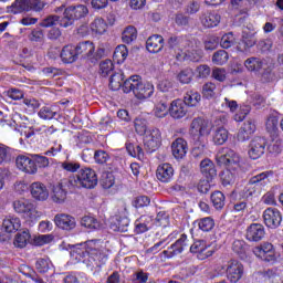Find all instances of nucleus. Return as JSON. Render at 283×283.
<instances>
[{
  "label": "nucleus",
  "instance_id": "f257e3e1",
  "mask_svg": "<svg viewBox=\"0 0 283 283\" xmlns=\"http://www.w3.org/2000/svg\"><path fill=\"white\" fill-rule=\"evenodd\" d=\"M71 255L76 262L85 264L90 271H101L107 264V260H109L107 252L98 248L96 240L75 244L71 251Z\"/></svg>",
  "mask_w": 283,
  "mask_h": 283
},
{
  "label": "nucleus",
  "instance_id": "f03ea898",
  "mask_svg": "<svg viewBox=\"0 0 283 283\" xmlns=\"http://www.w3.org/2000/svg\"><path fill=\"white\" fill-rule=\"evenodd\" d=\"M132 92L138 101L151 98L154 96V84L143 82V77L139 75H132L128 80L124 81L123 93L129 94Z\"/></svg>",
  "mask_w": 283,
  "mask_h": 283
},
{
  "label": "nucleus",
  "instance_id": "7ed1b4c3",
  "mask_svg": "<svg viewBox=\"0 0 283 283\" xmlns=\"http://www.w3.org/2000/svg\"><path fill=\"white\" fill-rule=\"evenodd\" d=\"M65 187L70 189H94L98 185V176L92 168H82L76 175L70 176L64 180Z\"/></svg>",
  "mask_w": 283,
  "mask_h": 283
},
{
  "label": "nucleus",
  "instance_id": "20e7f679",
  "mask_svg": "<svg viewBox=\"0 0 283 283\" xmlns=\"http://www.w3.org/2000/svg\"><path fill=\"white\" fill-rule=\"evenodd\" d=\"M273 176V170H266L251 177L248 181L247 187L239 193L240 198H251L253 193H261L271 185V179Z\"/></svg>",
  "mask_w": 283,
  "mask_h": 283
},
{
  "label": "nucleus",
  "instance_id": "39448f33",
  "mask_svg": "<svg viewBox=\"0 0 283 283\" xmlns=\"http://www.w3.org/2000/svg\"><path fill=\"white\" fill-rule=\"evenodd\" d=\"M216 163L219 167H238L241 163L240 155L230 148H221L216 155Z\"/></svg>",
  "mask_w": 283,
  "mask_h": 283
},
{
  "label": "nucleus",
  "instance_id": "423d86ee",
  "mask_svg": "<svg viewBox=\"0 0 283 283\" xmlns=\"http://www.w3.org/2000/svg\"><path fill=\"white\" fill-rule=\"evenodd\" d=\"M13 209L15 213H21L28 220H36L39 218V211L30 200L19 199L13 201Z\"/></svg>",
  "mask_w": 283,
  "mask_h": 283
},
{
  "label": "nucleus",
  "instance_id": "0eeeda50",
  "mask_svg": "<svg viewBox=\"0 0 283 283\" xmlns=\"http://www.w3.org/2000/svg\"><path fill=\"white\" fill-rule=\"evenodd\" d=\"M266 138L256 136L250 140L248 156L251 160H258L266 151Z\"/></svg>",
  "mask_w": 283,
  "mask_h": 283
},
{
  "label": "nucleus",
  "instance_id": "6e6552de",
  "mask_svg": "<svg viewBox=\"0 0 283 283\" xmlns=\"http://www.w3.org/2000/svg\"><path fill=\"white\" fill-rule=\"evenodd\" d=\"M144 147L148 154H154L160 147V129L150 128L147 134L144 135Z\"/></svg>",
  "mask_w": 283,
  "mask_h": 283
},
{
  "label": "nucleus",
  "instance_id": "1a4fd4ad",
  "mask_svg": "<svg viewBox=\"0 0 283 283\" xmlns=\"http://www.w3.org/2000/svg\"><path fill=\"white\" fill-rule=\"evenodd\" d=\"M263 222L268 229H277L282 224V212L277 208H268L263 211Z\"/></svg>",
  "mask_w": 283,
  "mask_h": 283
},
{
  "label": "nucleus",
  "instance_id": "9d476101",
  "mask_svg": "<svg viewBox=\"0 0 283 283\" xmlns=\"http://www.w3.org/2000/svg\"><path fill=\"white\" fill-rule=\"evenodd\" d=\"M252 251L256 258H260L264 262H275V248L269 242L253 248Z\"/></svg>",
  "mask_w": 283,
  "mask_h": 283
},
{
  "label": "nucleus",
  "instance_id": "9b49d317",
  "mask_svg": "<svg viewBox=\"0 0 283 283\" xmlns=\"http://www.w3.org/2000/svg\"><path fill=\"white\" fill-rule=\"evenodd\" d=\"M242 275H244V266L242 263L235 260L228 262L227 277L231 283L240 282V280H242Z\"/></svg>",
  "mask_w": 283,
  "mask_h": 283
},
{
  "label": "nucleus",
  "instance_id": "f8f14e48",
  "mask_svg": "<svg viewBox=\"0 0 283 283\" xmlns=\"http://www.w3.org/2000/svg\"><path fill=\"white\" fill-rule=\"evenodd\" d=\"M186 247H189L187 234H181L175 243H172L167 250L163 251V255L168 259L176 258V255H180V253L185 251Z\"/></svg>",
  "mask_w": 283,
  "mask_h": 283
},
{
  "label": "nucleus",
  "instance_id": "ddd939ff",
  "mask_svg": "<svg viewBox=\"0 0 283 283\" xmlns=\"http://www.w3.org/2000/svg\"><path fill=\"white\" fill-rule=\"evenodd\" d=\"M210 245H207V242L203 240L196 241L190 245V253H197L198 260H207L216 253L214 249H210Z\"/></svg>",
  "mask_w": 283,
  "mask_h": 283
},
{
  "label": "nucleus",
  "instance_id": "4468645a",
  "mask_svg": "<svg viewBox=\"0 0 283 283\" xmlns=\"http://www.w3.org/2000/svg\"><path fill=\"white\" fill-rule=\"evenodd\" d=\"M266 231L261 223H252L247 228L245 238L249 242H260L264 240Z\"/></svg>",
  "mask_w": 283,
  "mask_h": 283
},
{
  "label": "nucleus",
  "instance_id": "2eb2a0df",
  "mask_svg": "<svg viewBox=\"0 0 283 283\" xmlns=\"http://www.w3.org/2000/svg\"><path fill=\"white\" fill-rule=\"evenodd\" d=\"M15 165L20 171H24V174L34 175L38 171L36 164H34V159L25 156L19 155L15 159Z\"/></svg>",
  "mask_w": 283,
  "mask_h": 283
},
{
  "label": "nucleus",
  "instance_id": "dca6fc26",
  "mask_svg": "<svg viewBox=\"0 0 283 283\" xmlns=\"http://www.w3.org/2000/svg\"><path fill=\"white\" fill-rule=\"evenodd\" d=\"M54 223L63 231H72L76 229V219L66 213H60L54 217Z\"/></svg>",
  "mask_w": 283,
  "mask_h": 283
},
{
  "label": "nucleus",
  "instance_id": "f3484780",
  "mask_svg": "<svg viewBox=\"0 0 283 283\" xmlns=\"http://www.w3.org/2000/svg\"><path fill=\"white\" fill-rule=\"evenodd\" d=\"M241 165L237 164L235 166H230L223 171L221 176L223 187H229L230 185H235L238 178H240Z\"/></svg>",
  "mask_w": 283,
  "mask_h": 283
},
{
  "label": "nucleus",
  "instance_id": "a211bd4d",
  "mask_svg": "<svg viewBox=\"0 0 283 283\" xmlns=\"http://www.w3.org/2000/svg\"><path fill=\"white\" fill-rule=\"evenodd\" d=\"M168 112L171 118L180 120V118H185V116H187V106L182 99H174L168 107Z\"/></svg>",
  "mask_w": 283,
  "mask_h": 283
},
{
  "label": "nucleus",
  "instance_id": "6ab92c4d",
  "mask_svg": "<svg viewBox=\"0 0 283 283\" xmlns=\"http://www.w3.org/2000/svg\"><path fill=\"white\" fill-rule=\"evenodd\" d=\"M256 43H258V38H255V31L245 29L242 32V39H241V43L238 46V50L240 52L251 50V48H253V45H255Z\"/></svg>",
  "mask_w": 283,
  "mask_h": 283
},
{
  "label": "nucleus",
  "instance_id": "aec40b11",
  "mask_svg": "<svg viewBox=\"0 0 283 283\" xmlns=\"http://www.w3.org/2000/svg\"><path fill=\"white\" fill-rule=\"evenodd\" d=\"M30 191L34 200H40L43 202L44 200H48V198H50V191L48 190V187L44 186V184L41 181H35L31 184Z\"/></svg>",
  "mask_w": 283,
  "mask_h": 283
},
{
  "label": "nucleus",
  "instance_id": "412c9836",
  "mask_svg": "<svg viewBox=\"0 0 283 283\" xmlns=\"http://www.w3.org/2000/svg\"><path fill=\"white\" fill-rule=\"evenodd\" d=\"M165 48V39L163 35H150L146 41V49L150 54H158Z\"/></svg>",
  "mask_w": 283,
  "mask_h": 283
},
{
  "label": "nucleus",
  "instance_id": "4be33fe9",
  "mask_svg": "<svg viewBox=\"0 0 283 283\" xmlns=\"http://www.w3.org/2000/svg\"><path fill=\"white\" fill-rule=\"evenodd\" d=\"M190 132L195 136H207L209 135V125L202 117H197L191 122Z\"/></svg>",
  "mask_w": 283,
  "mask_h": 283
},
{
  "label": "nucleus",
  "instance_id": "5701e85b",
  "mask_svg": "<svg viewBox=\"0 0 283 283\" xmlns=\"http://www.w3.org/2000/svg\"><path fill=\"white\" fill-rule=\"evenodd\" d=\"M189 148L187 147V140H185L184 138H177L171 144L172 156L177 160H182V158L187 156V150Z\"/></svg>",
  "mask_w": 283,
  "mask_h": 283
},
{
  "label": "nucleus",
  "instance_id": "b1692460",
  "mask_svg": "<svg viewBox=\"0 0 283 283\" xmlns=\"http://www.w3.org/2000/svg\"><path fill=\"white\" fill-rule=\"evenodd\" d=\"M111 229L113 231H119V233H127L129 231V218L115 216L111 222Z\"/></svg>",
  "mask_w": 283,
  "mask_h": 283
},
{
  "label": "nucleus",
  "instance_id": "393cba45",
  "mask_svg": "<svg viewBox=\"0 0 283 283\" xmlns=\"http://www.w3.org/2000/svg\"><path fill=\"white\" fill-rule=\"evenodd\" d=\"M156 176L160 182H170L174 178V167L170 164H161L157 168Z\"/></svg>",
  "mask_w": 283,
  "mask_h": 283
},
{
  "label": "nucleus",
  "instance_id": "a878e982",
  "mask_svg": "<svg viewBox=\"0 0 283 283\" xmlns=\"http://www.w3.org/2000/svg\"><path fill=\"white\" fill-rule=\"evenodd\" d=\"M200 171L202 176L208 178V180H213V178H216V176L218 175V170H216V165L209 158L201 160Z\"/></svg>",
  "mask_w": 283,
  "mask_h": 283
},
{
  "label": "nucleus",
  "instance_id": "bb28decb",
  "mask_svg": "<svg viewBox=\"0 0 283 283\" xmlns=\"http://www.w3.org/2000/svg\"><path fill=\"white\" fill-rule=\"evenodd\" d=\"M66 11L73 18V21H78L80 19H85L90 14V9L85 4L70 6Z\"/></svg>",
  "mask_w": 283,
  "mask_h": 283
},
{
  "label": "nucleus",
  "instance_id": "cd10ccee",
  "mask_svg": "<svg viewBox=\"0 0 283 283\" xmlns=\"http://www.w3.org/2000/svg\"><path fill=\"white\" fill-rule=\"evenodd\" d=\"M75 50H76L77 56H83L84 59H87L88 61H91L92 53L94 52V50H96V46H94V44L90 41H84V42H80L75 46Z\"/></svg>",
  "mask_w": 283,
  "mask_h": 283
},
{
  "label": "nucleus",
  "instance_id": "c85d7f7f",
  "mask_svg": "<svg viewBox=\"0 0 283 283\" xmlns=\"http://www.w3.org/2000/svg\"><path fill=\"white\" fill-rule=\"evenodd\" d=\"M220 14L216 11L213 12H206L201 17V23L205 28H216L220 24Z\"/></svg>",
  "mask_w": 283,
  "mask_h": 283
},
{
  "label": "nucleus",
  "instance_id": "c756f323",
  "mask_svg": "<svg viewBox=\"0 0 283 283\" xmlns=\"http://www.w3.org/2000/svg\"><path fill=\"white\" fill-rule=\"evenodd\" d=\"M61 59L63 63H74L78 59L76 46L69 44L62 49Z\"/></svg>",
  "mask_w": 283,
  "mask_h": 283
},
{
  "label": "nucleus",
  "instance_id": "7c9ffc66",
  "mask_svg": "<svg viewBox=\"0 0 283 283\" xmlns=\"http://www.w3.org/2000/svg\"><path fill=\"white\" fill-rule=\"evenodd\" d=\"M2 228L7 233H17L21 229V219L19 217H9L3 220Z\"/></svg>",
  "mask_w": 283,
  "mask_h": 283
},
{
  "label": "nucleus",
  "instance_id": "2f4dec72",
  "mask_svg": "<svg viewBox=\"0 0 283 283\" xmlns=\"http://www.w3.org/2000/svg\"><path fill=\"white\" fill-rule=\"evenodd\" d=\"M182 101L186 107H198L200 101H202V96L197 91H188Z\"/></svg>",
  "mask_w": 283,
  "mask_h": 283
},
{
  "label": "nucleus",
  "instance_id": "473e14b6",
  "mask_svg": "<svg viewBox=\"0 0 283 283\" xmlns=\"http://www.w3.org/2000/svg\"><path fill=\"white\" fill-rule=\"evenodd\" d=\"M138 39V30H136V27L128 25L124 29L122 33V41L123 43H134Z\"/></svg>",
  "mask_w": 283,
  "mask_h": 283
},
{
  "label": "nucleus",
  "instance_id": "72a5a7b5",
  "mask_svg": "<svg viewBox=\"0 0 283 283\" xmlns=\"http://www.w3.org/2000/svg\"><path fill=\"white\" fill-rule=\"evenodd\" d=\"M125 75L122 72L113 73L109 77V87L114 92L118 91L120 87L125 85Z\"/></svg>",
  "mask_w": 283,
  "mask_h": 283
},
{
  "label": "nucleus",
  "instance_id": "f704fd0d",
  "mask_svg": "<svg viewBox=\"0 0 283 283\" xmlns=\"http://www.w3.org/2000/svg\"><path fill=\"white\" fill-rule=\"evenodd\" d=\"M31 238H32V235H30V230H24L22 232H19L15 235L13 244L18 249H25V247H28V242H30Z\"/></svg>",
  "mask_w": 283,
  "mask_h": 283
},
{
  "label": "nucleus",
  "instance_id": "c9c22d12",
  "mask_svg": "<svg viewBox=\"0 0 283 283\" xmlns=\"http://www.w3.org/2000/svg\"><path fill=\"white\" fill-rule=\"evenodd\" d=\"M66 198H67V191L63 189V184H59L57 186L53 187V196H52L53 202H56L57 205H63Z\"/></svg>",
  "mask_w": 283,
  "mask_h": 283
},
{
  "label": "nucleus",
  "instance_id": "e433bc0d",
  "mask_svg": "<svg viewBox=\"0 0 283 283\" xmlns=\"http://www.w3.org/2000/svg\"><path fill=\"white\" fill-rule=\"evenodd\" d=\"M210 200H211L214 209L220 211V210L224 209L227 197H224V193H222V191L217 190L211 193Z\"/></svg>",
  "mask_w": 283,
  "mask_h": 283
},
{
  "label": "nucleus",
  "instance_id": "4c0bfd02",
  "mask_svg": "<svg viewBox=\"0 0 283 283\" xmlns=\"http://www.w3.org/2000/svg\"><path fill=\"white\" fill-rule=\"evenodd\" d=\"M212 140L214 145H224L229 140V130L224 127L217 128L212 135Z\"/></svg>",
  "mask_w": 283,
  "mask_h": 283
},
{
  "label": "nucleus",
  "instance_id": "58836bf2",
  "mask_svg": "<svg viewBox=\"0 0 283 283\" xmlns=\"http://www.w3.org/2000/svg\"><path fill=\"white\" fill-rule=\"evenodd\" d=\"M264 65V62L260 57H249L244 62V66L249 72H260Z\"/></svg>",
  "mask_w": 283,
  "mask_h": 283
},
{
  "label": "nucleus",
  "instance_id": "ea45409f",
  "mask_svg": "<svg viewBox=\"0 0 283 283\" xmlns=\"http://www.w3.org/2000/svg\"><path fill=\"white\" fill-rule=\"evenodd\" d=\"M53 266L54 265L52 264L50 258H40L35 262V270L41 274L48 273V271H50Z\"/></svg>",
  "mask_w": 283,
  "mask_h": 283
},
{
  "label": "nucleus",
  "instance_id": "a19ab883",
  "mask_svg": "<svg viewBox=\"0 0 283 283\" xmlns=\"http://www.w3.org/2000/svg\"><path fill=\"white\" fill-rule=\"evenodd\" d=\"M129 51L127 50V46L125 44L117 45L114 51L113 59L114 61H117V63H125Z\"/></svg>",
  "mask_w": 283,
  "mask_h": 283
},
{
  "label": "nucleus",
  "instance_id": "79ce46f5",
  "mask_svg": "<svg viewBox=\"0 0 283 283\" xmlns=\"http://www.w3.org/2000/svg\"><path fill=\"white\" fill-rule=\"evenodd\" d=\"M91 30L95 34H105V32L107 31V23H105V20L103 18H96L91 23Z\"/></svg>",
  "mask_w": 283,
  "mask_h": 283
},
{
  "label": "nucleus",
  "instance_id": "37998d69",
  "mask_svg": "<svg viewBox=\"0 0 283 283\" xmlns=\"http://www.w3.org/2000/svg\"><path fill=\"white\" fill-rule=\"evenodd\" d=\"M154 114L157 118H165L167 114H169V105L167 104V101L161 99L154 109Z\"/></svg>",
  "mask_w": 283,
  "mask_h": 283
},
{
  "label": "nucleus",
  "instance_id": "c03bdc74",
  "mask_svg": "<svg viewBox=\"0 0 283 283\" xmlns=\"http://www.w3.org/2000/svg\"><path fill=\"white\" fill-rule=\"evenodd\" d=\"M220 46L223 50H229V48H233L235 45V38L233 36V32H229L219 38Z\"/></svg>",
  "mask_w": 283,
  "mask_h": 283
},
{
  "label": "nucleus",
  "instance_id": "a18cd8bd",
  "mask_svg": "<svg viewBox=\"0 0 283 283\" xmlns=\"http://www.w3.org/2000/svg\"><path fill=\"white\" fill-rule=\"evenodd\" d=\"M218 45H220V38L217 35H208L203 40V48L207 51L213 52V50H217Z\"/></svg>",
  "mask_w": 283,
  "mask_h": 283
},
{
  "label": "nucleus",
  "instance_id": "49530a36",
  "mask_svg": "<svg viewBox=\"0 0 283 283\" xmlns=\"http://www.w3.org/2000/svg\"><path fill=\"white\" fill-rule=\"evenodd\" d=\"M177 78L179 83H181L182 85H189V83L193 81V70L185 69L180 71L179 74L177 75Z\"/></svg>",
  "mask_w": 283,
  "mask_h": 283
},
{
  "label": "nucleus",
  "instance_id": "de8ad7c7",
  "mask_svg": "<svg viewBox=\"0 0 283 283\" xmlns=\"http://www.w3.org/2000/svg\"><path fill=\"white\" fill-rule=\"evenodd\" d=\"M229 61V53L224 50H219L212 55V63L214 65H224Z\"/></svg>",
  "mask_w": 283,
  "mask_h": 283
},
{
  "label": "nucleus",
  "instance_id": "09e8293b",
  "mask_svg": "<svg viewBox=\"0 0 283 283\" xmlns=\"http://www.w3.org/2000/svg\"><path fill=\"white\" fill-rule=\"evenodd\" d=\"M279 123L280 118L276 115H270L265 124L266 132H269V134H277Z\"/></svg>",
  "mask_w": 283,
  "mask_h": 283
},
{
  "label": "nucleus",
  "instance_id": "8fccbe9b",
  "mask_svg": "<svg viewBox=\"0 0 283 283\" xmlns=\"http://www.w3.org/2000/svg\"><path fill=\"white\" fill-rule=\"evenodd\" d=\"M81 226L86 229H101V222L94 217L85 216L81 220Z\"/></svg>",
  "mask_w": 283,
  "mask_h": 283
},
{
  "label": "nucleus",
  "instance_id": "3c124183",
  "mask_svg": "<svg viewBox=\"0 0 283 283\" xmlns=\"http://www.w3.org/2000/svg\"><path fill=\"white\" fill-rule=\"evenodd\" d=\"M198 227L201 231L209 232L216 227V221L211 217H206L198 221Z\"/></svg>",
  "mask_w": 283,
  "mask_h": 283
},
{
  "label": "nucleus",
  "instance_id": "603ef678",
  "mask_svg": "<svg viewBox=\"0 0 283 283\" xmlns=\"http://www.w3.org/2000/svg\"><path fill=\"white\" fill-rule=\"evenodd\" d=\"M126 150L128 151L129 156H132L133 158H144L145 156L143 148L132 143L126 144Z\"/></svg>",
  "mask_w": 283,
  "mask_h": 283
},
{
  "label": "nucleus",
  "instance_id": "864d4df0",
  "mask_svg": "<svg viewBox=\"0 0 283 283\" xmlns=\"http://www.w3.org/2000/svg\"><path fill=\"white\" fill-rule=\"evenodd\" d=\"M11 12L13 14H20V12H29L28 0H15L11 6Z\"/></svg>",
  "mask_w": 283,
  "mask_h": 283
},
{
  "label": "nucleus",
  "instance_id": "5fc2aeb1",
  "mask_svg": "<svg viewBox=\"0 0 283 283\" xmlns=\"http://www.w3.org/2000/svg\"><path fill=\"white\" fill-rule=\"evenodd\" d=\"M114 72V62L112 60H105L99 63V73L102 76H109Z\"/></svg>",
  "mask_w": 283,
  "mask_h": 283
},
{
  "label": "nucleus",
  "instance_id": "6e6d98bb",
  "mask_svg": "<svg viewBox=\"0 0 283 283\" xmlns=\"http://www.w3.org/2000/svg\"><path fill=\"white\" fill-rule=\"evenodd\" d=\"M232 251L241 258H244L247 254V242L244 240H234L232 243Z\"/></svg>",
  "mask_w": 283,
  "mask_h": 283
},
{
  "label": "nucleus",
  "instance_id": "4d7b16f0",
  "mask_svg": "<svg viewBox=\"0 0 283 283\" xmlns=\"http://www.w3.org/2000/svg\"><path fill=\"white\" fill-rule=\"evenodd\" d=\"M135 132H136L139 136H145V135L147 134V132H149V130L147 129V119L137 117V118L135 119Z\"/></svg>",
  "mask_w": 283,
  "mask_h": 283
},
{
  "label": "nucleus",
  "instance_id": "13d9d810",
  "mask_svg": "<svg viewBox=\"0 0 283 283\" xmlns=\"http://www.w3.org/2000/svg\"><path fill=\"white\" fill-rule=\"evenodd\" d=\"M52 240H54L52 234H39L34 237L32 244H34V247H43L44 244H50Z\"/></svg>",
  "mask_w": 283,
  "mask_h": 283
},
{
  "label": "nucleus",
  "instance_id": "bf43d9fd",
  "mask_svg": "<svg viewBox=\"0 0 283 283\" xmlns=\"http://www.w3.org/2000/svg\"><path fill=\"white\" fill-rule=\"evenodd\" d=\"M56 111L52 109L50 106H43L39 113L38 116H40L43 120H52L56 116Z\"/></svg>",
  "mask_w": 283,
  "mask_h": 283
},
{
  "label": "nucleus",
  "instance_id": "052dcab7",
  "mask_svg": "<svg viewBox=\"0 0 283 283\" xmlns=\"http://www.w3.org/2000/svg\"><path fill=\"white\" fill-rule=\"evenodd\" d=\"M33 163L35 167H40V169H45V167H50V158L43 155H32Z\"/></svg>",
  "mask_w": 283,
  "mask_h": 283
},
{
  "label": "nucleus",
  "instance_id": "680f3d73",
  "mask_svg": "<svg viewBox=\"0 0 283 283\" xmlns=\"http://www.w3.org/2000/svg\"><path fill=\"white\" fill-rule=\"evenodd\" d=\"M114 175L112 172H104L101 179L103 189H112L114 187Z\"/></svg>",
  "mask_w": 283,
  "mask_h": 283
},
{
  "label": "nucleus",
  "instance_id": "e2e57ef3",
  "mask_svg": "<svg viewBox=\"0 0 283 283\" xmlns=\"http://www.w3.org/2000/svg\"><path fill=\"white\" fill-rule=\"evenodd\" d=\"M57 23L61 28H70V25H74V20L70 12H67V9L64 10V15L62 18L59 17Z\"/></svg>",
  "mask_w": 283,
  "mask_h": 283
},
{
  "label": "nucleus",
  "instance_id": "0e129e2a",
  "mask_svg": "<svg viewBox=\"0 0 283 283\" xmlns=\"http://www.w3.org/2000/svg\"><path fill=\"white\" fill-rule=\"evenodd\" d=\"M193 48H196V41L189 39L187 35H181L179 50H185V52H187V50H193Z\"/></svg>",
  "mask_w": 283,
  "mask_h": 283
},
{
  "label": "nucleus",
  "instance_id": "69168bd1",
  "mask_svg": "<svg viewBox=\"0 0 283 283\" xmlns=\"http://www.w3.org/2000/svg\"><path fill=\"white\" fill-rule=\"evenodd\" d=\"M151 199L148 196H138L134 199L133 205L136 209H143V207H149Z\"/></svg>",
  "mask_w": 283,
  "mask_h": 283
},
{
  "label": "nucleus",
  "instance_id": "338daca9",
  "mask_svg": "<svg viewBox=\"0 0 283 283\" xmlns=\"http://www.w3.org/2000/svg\"><path fill=\"white\" fill-rule=\"evenodd\" d=\"M188 61H192V63H198L202 59V50L195 49V46L190 50H187Z\"/></svg>",
  "mask_w": 283,
  "mask_h": 283
},
{
  "label": "nucleus",
  "instance_id": "774afa93",
  "mask_svg": "<svg viewBox=\"0 0 283 283\" xmlns=\"http://www.w3.org/2000/svg\"><path fill=\"white\" fill-rule=\"evenodd\" d=\"M202 94L205 98H213L216 96V84L206 83L202 87Z\"/></svg>",
  "mask_w": 283,
  "mask_h": 283
}]
</instances>
